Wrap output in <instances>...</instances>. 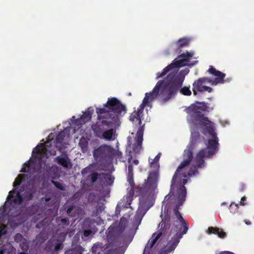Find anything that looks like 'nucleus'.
I'll return each instance as SVG.
<instances>
[{
    "instance_id": "obj_1",
    "label": "nucleus",
    "mask_w": 254,
    "mask_h": 254,
    "mask_svg": "<svg viewBox=\"0 0 254 254\" xmlns=\"http://www.w3.org/2000/svg\"><path fill=\"white\" fill-rule=\"evenodd\" d=\"M127 108L116 98H109L102 108H96L97 121L91 127L95 135L107 140L115 139L116 129L120 119L127 113Z\"/></svg>"
},
{
    "instance_id": "obj_2",
    "label": "nucleus",
    "mask_w": 254,
    "mask_h": 254,
    "mask_svg": "<svg viewBox=\"0 0 254 254\" xmlns=\"http://www.w3.org/2000/svg\"><path fill=\"white\" fill-rule=\"evenodd\" d=\"M176 73L174 71L170 72L166 79L159 80L151 91V93L156 98L160 92L161 98L160 102L162 104L167 102L175 95L183 84L184 75L179 73L177 75Z\"/></svg>"
},
{
    "instance_id": "obj_3",
    "label": "nucleus",
    "mask_w": 254,
    "mask_h": 254,
    "mask_svg": "<svg viewBox=\"0 0 254 254\" xmlns=\"http://www.w3.org/2000/svg\"><path fill=\"white\" fill-rule=\"evenodd\" d=\"M208 109L205 102H195L188 107L186 111L189 115L191 123L194 125L199 126L203 134L214 135L216 132L214 123L202 113V111H207Z\"/></svg>"
},
{
    "instance_id": "obj_4",
    "label": "nucleus",
    "mask_w": 254,
    "mask_h": 254,
    "mask_svg": "<svg viewBox=\"0 0 254 254\" xmlns=\"http://www.w3.org/2000/svg\"><path fill=\"white\" fill-rule=\"evenodd\" d=\"M52 147L50 141H47L45 143L40 144L34 148L32 151L33 159H30L29 161L25 163L20 171L22 173H27L30 175H33L37 172L36 168L35 160L38 159L40 162L44 158L47 159L49 155H56V150L55 147Z\"/></svg>"
},
{
    "instance_id": "obj_5",
    "label": "nucleus",
    "mask_w": 254,
    "mask_h": 254,
    "mask_svg": "<svg viewBox=\"0 0 254 254\" xmlns=\"http://www.w3.org/2000/svg\"><path fill=\"white\" fill-rule=\"evenodd\" d=\"M186 200V192L183 191L180 195V198L177 197V204L173 209L174 215L171 218V225L172 222L174 227H172V229L169 231V233H171L173 230L176 232L175 236L179 237L181 234V238L183 235L186 234L189 229V226L187 221L182 217L179 209H180L181 206H182L184 202Z\"/></svg>"
},
{
    "instance_id": "obj_6",
    "label": "nucleus",
    "mask_w": 254,
    "mask_h": 254,
    "mask_svg": "<svg viewBox=\"0 0 254 254\" xmlns=\"http://www.w3.org/2000/svg\"><path fill=\"white\" fill-rule=\"evenodd\" d=\"M208 72L213 74L216 77L214 79L211 80L208 77H201L195 80L192 84V91L194 95H196L197 92H202L207 91L210 93L212 88L210 87L204 85L206 83H211L212 85H216L219 83H224V78L226 74L219 70H217L212 65H210Z\"/></svg>"
},
{
    "instance_id": "obj_7",
    "label": "nucleus",
    "mask_w": 254,
    "mask_h": 254,
    "mask_svg": "<svg viewBox=\"0 0 254 254\" xmlns=\"http://www.w3.org/2000/svg\"><path fill=\"white\" fill-rule=\"evenodd\" d=\"M197 168L196 166L191 167L188 173L185 171L186 167L182 169V170L178 173L174 182L173 181V179H172L170 193L172 192V194L173 195V190H174L176 187H177V197L180 198L181 193L183 191H185L186 195L187 190L185 185L188 181L186 178L188 176L191 177L197 174L198 173V171Z\"/></svg>"
},
{
    "instance_id": "obj_8",
    "label": "nucleus",
    "mask_w": 254,
    "mask_h": 254,
    "mask_svg": "<svg viewBox=\"0 0 254 254\" xmlns=\"http://www.w3.org/2000/svg\"><path fill=\"white\" fill-rule=\"evenodd\" d=\"M161 217L162 220L158 226L160 227V231L153 234L151 238L148 241L145 247L143 254H149L150 250L154 246L161 236L162 235H167L169 233L170 228H171L170 215L168 212L166 213L164 211V215L161 214Z\"/></svg>"
},
{
    "instance_id": "obj_9",
    "label": "nucleus",
    "mask_w": 254,
    "mask_h": 254,
    "mask_svg": "<svg viewBox=\"0 0 254 254\" xmlns=\"http://www.w3.org/2000/svg\"><path fill=\"white\" fill-rule=\"evenodd\" d=\"M194 52L187 51L185 53L181 54L176 58L173 62L164 68L162 71L157 73V78L162 77L165 75L169 71L174 69L184 66L187 65V63L194 56Z\"/></svg>"
},
{
    "instance_id": "obj_10",
    "label": "nucleus",
    "mask_w": 254,
    "mask_h": 254,
    "mask_svg": "<svg viewBox=\"0 0 254 254\" xmlns=\"http://www.w3.org/2000/svg\"><path fill=\"white\" fill-rule=\"evenodd\" d=\"M159 179V170L154 169L150 172L147 179L142 185H138L136 189V195H143L148 192L150 190L155 189L157 186Z\"/></svg>"
},
{
    "instance_id": "obj_11",
    "label": "nucleus",
    "mask_w": 254,
    "mask_h": 254,
    "mask_svg": "<svg viewBox=\"0 0 254 254\" xmlns=\"http://www.w3.org/2000/svg\"><path fill=\"white\" fill-rule=\"evenodd\" d=\"M156 98L154 95L151 93V91L149 93L145 94L142 103L140 105L137 109V111H134L129 116V120L132 123L137 122V124L141 125V118L143 116V112L145 106L152 107L151 102Z\"/></svg>"
},
{
    "instance_id": "obj_12",
    "label": "nucleus",
    "mask_w": 254,
    "mask_h": 254,
    "mask_svg": "<svg viewBox=\"0 0 254 254\" xmlns=\"http://www.w3.org/2000/svg\"><path fill=\"white\" fill-rule=\"evenodd\" d=\"M115 151L113 147L109 145H103L94 150L93 156L96 159L107 160L112 159L115 156Z\"/></svg>"
},
{
    "instance_id": "obj_13",
    "label": "nucleus",
    "mask_w": 254,
    "mask_h": 254,
    "mask_svg": "<svg viewBox=\"0 0 254 254\" xmlns=\"http://www.w3.org/2000/svg\"><path fill=\"white\" fill-rule=\"evenodd\" d=\"M194 148L193 147L190 146V145L188 146V149H186L184 151V157L185 158L184 161L180 164V165L179 166L178 168L177 169L173 177V181H174L178 173L182 170V169H184V168L188 166L190 164V162L191 161L192 158H193V152L192 150Z\"/></svg>"
},
{
    "instance_id": "obj_14",
    "label": "nucleus",
    "mask_w": 254,
    "mask_h": 254,
    "mask_svg": "<svg viewBox=\"0 0 254 254\" xmlns=\"http://www.w3.org/2000/svg\"><path fill=\"white\" fill-rule=\"evenodd\" d=\"M120 249L119 247L115 249L110 248V244H107L105 246H103L102 243H97L94 244L92 248V252L94 254H100V251H103L104 254H120Z\"/></svg>"
},
{
    "instance_id": "obj_15",
    "label": "nucleus",
    "mask_w": 254,
    "mask_h": 254,
    "mask_svg": "<svg viewBox=\"0 0 254 254\" xmlns=\"http://www.w3.org/2000/svg\"><path fill=\"white\" fill-rule=\"evenodd\" d=\"M210 136H211V138L208 139V142L206 144L207 149H208V151H206L207 157H210L216 154L219 146L217 133H215L214 135H210Z\"/></svg>"
},
{
    "instance_id": "obj_16",
    "label": "nucleus",
    "mask_w": 254,
    "mask_h": 254,
    "mask_svg": "<svg viewBox=\"0 0 254 254\" xmlns=\"http://www.w3.org/2000/svg\"><path fill=\"white\" fill-rule=\"evenodd\" d=\"M144 130V125L140 126L134 138L135 142L132 145V151L136 154H139L142 148Z\"/></svg>"
},
{
    "instance_id": "obj_17",
    "label": "nucleus",
    "mask_w": 254,
    "mask_h": 254,
    "mask_svg": "<svg viewBox=\"0 0 254 254\" xmlns=\"http://www.w3.org/2000/svg\"><path fill=\"white\" fill-rule=\"evenodd\" d=\"M93 110L91 108H88V109L81 116L80 118L77 119L75 120V124L79 126H82L85 124L86 123L90 121L92 118V115Z\"/></svg>"
},
{
    "instance_id": "obj_18",
    "label": "nucleus",
    "mask_w": 254,
    "mask_h": 254,
    "mask_svg": "<svg viewBox=\"0 0 254 254\" xmlns=\"http://www.w3.org/2000/svg\"><path fill=\"white\" fill-rule=\"evenodd\" d=\"M207 157L206 149L200 150L196 154L194 161L197 168H202L204 166L205 162L204 158Z\"/></svg>"
},
{
    "instance_id": "obj_19",
    "label": "nucleus",
    "mask_w": 254,
    "mask_h": 254,
    "mask_svg": "<svg viewBox=\"0 0 254 254\" xmlns=\"http://www.w3.org/2000/svg\"><path fill=\"white\" fill-rule=\"evenodd\" d=\"M127 182H128L130 188L128 194L129 197H132L134 194V182L133 181V167L132 165L130 164L128 166V174H127Z\"/></svg>"
},
{
    "instance_id": "obj_20",
    "label": "nucleus",
    "mask_w": 254,
    "mask_h": 254,
    "mask_svg": "<svg viewBox=\"0 0 254 254\" xmlns=\"http://www.w3.org/2000/svg\"><path fill=\"white\" fill-rule=\"evenodd\" d=\"M191 39L189 38L184 37L179 39L175 43L176 47V53L177 54H181L182 52L181 49L184 47H188Z\"/></svg>"
},
{
    "instance_id": "obj_21",
    "label": "nucleus",
    "mask_w": 254,
    "mask_h": 254,
    "mask_svg": "<svg viewBox=\"0 0 254 254\" xmlns=\"http://www.w3.org/2000/svg\"><path fill=\"white\" fill-rule=\"evenodd\" d=\"M200 141V136L198 131H191L190 141L189 144L190 146L194 147L195 145Z\"/></svg>"
},
{
    "instance_id": "obj_22",
    "label": "nucleus",
    "mask_w": 254,
    "mask_h": 254,
    "mask_svg": "<svg viewBox=\"0 0 254 254\" xmlns=\"http://www.w3.org/2000/svg\"><path fill=\"white\" fill-rule=\"evenodd\" d=\"M55 161L64 168H67L70 163V160L66 155L64 157L58 156L55 158Z\"/></svg>"
},
{
    "instance_id": "obj_23",
    "label": "nucleus",
    "mask_w": 254,
    "mask_h": 254,
    "mask_svg": "<svg viewBox=\"0 0 254 254\" xmlns=\"http://www.w3.org/2000/svg\"><path fill=\"white\" fill-rule=\"evenodd\" d=\"M208 233L217 235L220 238H224L226 236V233L222 229L217 227H209L208 228Z\"/></svg>"
},
{
    "instance_id": "obj_24",
    "label": "nucleus",
    "mask_w": 254,
    "mask_h": 254,
    "mask_svg": "<svg viewBox=\"0 0 254 254\" xmlns=\"http://www.w3.org/2000/svg\"><path fill=\"white\" fill-rule=\"evenodd\" d=\"M14 193V190H10L9 192V194L10 196V197L13 198L12 201L15 204H21L23 201V197L20 194V193L19 191H17L16 193L15 196H13V194Z\"/></svg>"
},
{
    "instance_id": "obj_25",
    "label": "nucleus",
    "mask_w": 254,
    "mask_h": 254,
    "mask_svg": "<svg viewBox=\"0 0 254 254\" xmlns=\"http://www.w3.org/2000/svg\"><path fill=\"white\" fill-rule=\"evenodd\" d=\"M181 235H182L181 234L179 237H176L175 236H174V237L172 239V242L169 246L167 250V252L165 254L170 253L175 249L178 244L180 242V239H181Z\"/></svg>"
},
{
    "instance_id": "obj_26",
    "label": "nucleus",
    "mask_w": 254,
    "mask_h": 254,
    "mask_svg": "<svg viewBox=\"0 0 254 254\" xmlns=\"http://www.w3.org/2000/svg\"><path fill=\"white\" fill-rule=\"evenodd\" d=\"M104 205L102 203H98L96 206L95 209L92 211L91 214L92 217H96L102 213L104 209Z\"/></svg>"
},
{
    "instance_id": "obj_27",
    "label": "nucleus",
    "mask_w": 254,
    "mask_h": 254,
    "mask_svg": "<svg viewBox=\"0 0 254 254\" xmlns=\"http://www.w3.org/2000/svg\"><path fill=\"white\" fill-rule=\"evenodd\" d=\"M79 146L83 153L86 152L88 150V142L84 137H81L79 140Z\"/></svg>"
},
{
    "instance_id": "obj_28",
    "label": "nucleus",
    "mask_w": 254,
    "mask_h": 254,
    "mask_svg": "<svg viewBox=\"0 0 254 254\" xmlns=\"http://www.w3.org/2000/svg\"><path fill=\"white\" fill-rule=\"evenodd\" d=\"M160 158V153L157 154L154 158L153 160L151 161H149L150 167L151 168H153L154 169L159 170V160Z\"/></svg>"
},
{
    "instance_id": "obj_29",
    "label": "nucleus",
    "mask_w": 254,
    "mask_h": 254,
    "mask_svg": "<svg viewBox=\"0 0 254 254\" xmlns=\"http://www.w3.org/2000/svg\"><path fill=\"white\" fill-rule=\"evenodd\" d=\"M128 221L126 218L122 217L119 223V227L121 231H123L126 229L127 224Z\"/></svg>"
},
{
    "instance_id": "obj_30",
    "label": "nucleus",
    "mask_w": 254,
    "mask_h": 254,
    "mask_svg": "<svg viewBox=\"0 0 254 254\" xmlns=\"http://www.w3.org/2000/svg\"><path fill=\"white\" fill-rule=\"evenodd\" d=\"M25 180V178L23 175L20 174L15 179L14 182H13V187L14 188L19 186L21 182Z\"/></svg>"
},
{
    "instance_id": "obj_31",
    "label": "nucleus",
    "mask_w": 254,
    "mask_h": 254,
    "mask_svg": "<svg viewBox=\"0 0 254 254\" xmlns=\"http://www.w3.org/2000/svg\"><path fill=\"white\" fill-rule=\"evenodd\" d=\"M64 137L65 132H64V131L59 132V133L56 136L55 140L56 143H61L64 140Z\"/></svg>"
},
{
    "instance_id": "obj_32",
    "label": "nucleus",
    "mask_w": 254,
    "mask_h": 254,
    "mask_svg": "<svg viewBox=\"0 0 254 254\" xmlns=\"http://www.w3.org/2000/svg\"><path fill=\"white\" fill-rule=\"evenodd\" d=\"M100 175H102L103 178L109 184H112L113 183L114 178H112L110 175L105 173H102Z\"/></svg>"
},
{
    "instance_id": "obj_33",
    "label": "nucleus",
    "mask_w": 254,
    "mask_h": 254,
    "mask_svg": "<svg viewBox=\"0 0 254 254\" xmlns=\"http://www.w3.org/2000/svg\"><path fill=\"white\" fill-rule=\"evenodd\" d=\"M181 94L186 96H190L191 94V92L190 89V87L185 86L182 88L180 90Z\"/></svg>"
},
{
    "instance_id": "obj_34",
    "label": "nucleus",
    "mask_w": 254,
    "mask_h": 254,
    "mask_svg": "<svg viewBox=\"0 0 254 254\" xmlns=\"http://www.w3.org/2000/svg\"><path fill=\"white\" fill-rule=\"evenodd\" d=\"M101 174H98L97 173H92L90 176V181L92 183H95L98 179L99 176H102Z\"/></svg>"
},
{
    "instance_id": "obj_35",
    "label": "nucleus",
    "mask_w": 254,
    "mask_h": 254,
    "mask_svg": "<svg viewBox=\"0 0 254 254\" xmlns=\"http://www.w3.org/2000/svg\"><path fill=\"white\" fill-rule=\"evenodd\" d=\"M24 198L27 200H30L33 198V194L30 190L26 191L24 194Z\"/></svg>"
},
{
    "instance_id": "obj_36",
    "label": "nucleus",
    "mask_w": 254,
    "mask_h": 254,
    "mask_svg": "<svg viewBox=\"0 0 254 254\" xmlns=\"http://www.w3.org/2000/svg\"><path fill=\"white\" fill-rule=\"evenodd\" d=\"M52 183L58 189L62 190H64V187L63 186V184H62L60 182L52 181Z\"/></svg>"
},
{
    "instance_id": "obj_37",
    "label": "nucleus",
    "mask_w": 254,
    "mask_h": 254,
    "mask_svg": "<svg viewBox=\"0 0 254 254\" xmlns=\"http://www.w3.org/2000/svg\"><path fill=\"white\" fill-rule=\"evenodd\" d=\"M132 156L131 155H129V157L127 159V162L128 163V166L130 165V164H131L132 165V164H134L135 165H137L138 164H139V161L137 160V159H134L132 163H131V160L132 159Z\"/></svg>"
},
{
    "instance_id": "obj_38",
    "label": "nucleus",
    "mask_w": 254,
    "mask_h": 254,
    "mask_svg": "<svg viewBox=\"0 0 254 254\" xmlns=\"http://www.w3.org/2000/svg\"><path fill=\"white\" fill-rule=\"evenodd\" d=\"M91 234H92V231L91 230H84L83 231V236L85 237H89Z\"/></svg>"
},
{
    "instance_id": "obj_39",
    "label": "nucleus",
    "mask_w": 254,
    "mask_h": 254,
    "mask_svg": "<svg viewBox=\"0 0 254 254\" xmlns=\"http://www.w3.org/2000/svg\"><path fill=\"white\" fill-rule=\"evenodd\" d=\"M61 222L62 224L66 226H67L69 224V220H68V219L65 218H62L61 220Z\"/></svg>"
},
{
    "instance_id": "obj_40",
    "label": "nucleus",
    "mask_w": 254,
    "mask_h": 254,
    "mask_svg": "<svg viewBox=\"0 0 254 254\" xmlns=\"http://www.w3.org/2000/svg\"><path fill=\"white\" fill-rule=\"evenodd\" d=\"M22 238V235L19 233L16 234L14 237V239L16 241H21Z\"/></svg>"
},
{
    "instance_id": "obj_41",
    "label": "nucleus",
    "mask_w": 254,
    "mask_h": 254,
    "mask_svg": "<svg viewBox=\"0 0 254 254\" xmlns=\"http://www.w3.org/2000/svg\"><path fill=\"white\" fill-rule=\"evenodd\" d=\"M63 248L62 244L61 243H58L55 247V250L56 251H59Z\"/></svg>"
},
{
    "instance_id": "obj_42",
    "label": "nucleus",
    "mask_w": 254,
    "mask_h": 254,
    "mask_svg": "<svg viewBox=\"0 0 254 254\" xmlns=\"http://www.w3.org/2000/svg\"><path fill=\"white\" fill-rule=\"evenodd\" d=\"M189 71V70L188 69L182 70L180 71L179 73L181 74L182 75H184V77H185L186 75H187Z\"/></svg>"
},
{
    "instance_id": "obj_43",
    "label": "nucleus",
    "mask_w": 254,
    "mask_h": 254,
    "mask_svg": "<svg viewBox=\"0 0 254 254\" xmlns=\"http://www.w3.org/2000/svg\"><path fill=\"white\" fill-rule=\"evenodd\" d=\"M90 168L89 167H86L84 169H83L81 172L82 175H85L87 174L88 171H89Z\"/></svg>"
},
{
    "instance_id": "obj_44",
    "label": "nucleus",
    "mask_w": 254,
    "mask_h": 254,
    "mask_svg": "<svg viewBox=\"0 0 254 254\" xmlns=\"http://www.w3.org/2000/svg\"><path fill=\"white\" fill-rule=\"evenodd\" d=\"M73 209V207L72 206H70L66 210V212L67 214H69L71 213V212L72 211Z\"/></svg>"
},
{
    "instance_id": "obj_45",
    "label": "nucleus",
    "mask_w": 254,
    "mask_h": 254,
    "mask_svg": "<svg viewBox=\"0 0 254 254\" xmlns=\"http://www.w3.org/2000/svg\"><path fill=\"white\" fill-rule=\"evenodd\" d=\"M5 252V249L2 247L0 248V254H4Z\"/></svg>"
},
{
    "instance_id": "obj_46",
    "label": "nucleus",
    "mask_w": 254,
    "mask_h": 254,
    "mask_svg": "<svg viewBox=\"0 0 254 254\" xmlns=\"http://www.w3.org/2000/svg\"><path fill=\"white\" fill-rule=\"evenodd\" d=\"M72 250L70 249L69 250H67L65 252V254H72Z\"/></svg>"
},
{
    "instance_id": "obj_47",
    "label": "nucleus",
    "mask_w": 254,
    "mask_h": 254,
    "mask_svg": "<svg viewBox=\"0 0 254 254\" xmlns=\"http://www.w3.org/2000/svg\"><path fill=\"white\" fill-rule=\"evenodd\" d=\"M220 254H233V253H231V252H223V253H220Z\"/></svg>"
},
{
    "instance_id": "obj_48",
    "label": "nucleus",
    "mask_w": 254,
    "mask_h": 254,
    "mask_svg": "<svg viewBox=\"0 0 254 254\" xmlns=\"http://www.w3.org/2000/svg\"><path fill=\"white\" fill-rule=\"evenodd\" d=\"M120 210H119V211H118V209H116V214H117V213H118L119 214V213H120Z\"/></svg>"
},
{
    "instance_id": "obj_49",
    "label": "nucleus",
    "mask_w": 254,
    "mask_h": 254,
    "mask_svg": "<svg viewBox=\"0 0 254 254\" xmlns=\"http://www.w3.org/2000/svg\"><path fill=\"white\" fill-rule=\"evenodd\" d=\"M20 254H26L24 252H21V253H20Z\"/></svg>"
},
{
    "instance_id": "obj_50",
    "label": "nucleus",
    "mask_w": 254,
    "mask_h": 254,
    "mask_svg": "<svg viewBox=\"0 0 254 254\" xmlns=\"http://www.w3.org/2000/svg\"><path fill=\"white\" fill-rule=\"evenodd\" d=\"M52 134V133H51V134L48 136V138H50V136H51V135Z\"/></svg>"
},
{
    "instance_id": "obj_51",
    "label": "nucleus",
    "mask_w": 254,
    "mask_h": 254,
    "mask_svg": "<svg viewBox=\"0 0 254 254\" xmlns=\"http://www.w3.org/2000/svg\"><path fill=\"white\" fill-rule=\"evenodd\" d=\"M46 201H49L50 200V198H46Z\"/></svg>"
},
{
    "instance_id": "obj_52",
    "label": "nucleus",
    "mask_w": 254,
    "mask_h": 254,
    "mask_svg": "<svg viewBox=\"0 0 254 254\" xmlns=\"http://www.w3.org/2000/svg\"><path fill=\"white\" fill-rule=\"evenodd\" d=\"M245 199V197H243L242 198V200H243V199Z\"/></svg>"
},
{
    "instance_id": "obj_53",
    "label": "nucleus",
    "mask_w": 254,
    "mask_h": 254,
    "mask_svg": "<svg viewBox=\"0 0 254 254\" xmlns=\"http://www.w3.org/2000/svg\"><path fill=\"white\" fill-rule=\"evenodd\" d=\"M168 195H166L165 197V199H166L167 198Z\"/></svg>"
}]
</instances>
